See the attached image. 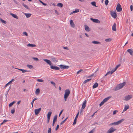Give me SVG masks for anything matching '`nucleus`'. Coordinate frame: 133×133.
<instances>
[{
  "instance_id": "obj_22",
  "label": "nucleus",
  "mask_w": 133,
  "mask_h": 133,
  "mask_svg": "<svg viewBox=\"0 0 133 133\" xmlns=\"http://www.w3.org/2000/svg\"><path fill=\"white\" fill-rule=\"evenodd\" d=\"M112 30L113 31H115L116 30V24L114 23L112 27Z\"/></svg>"
},
{
  "instance_id": "obj_30",
  "label": "nucleus",
  "mask_w": 133,
  "mask_h": 133,
  "mask_svg": "<svg viewBox=\"0 0 133 133\" xmlns=\"http://www.w3.org/2000/svg\"><path fill=\"white\" fill-rule=\"evenodd\" d=\"M57 115H56L54 117L53 121L54 122H55L57 121Z\"/></svg>"
},
{
  "instance_id": "obj_27",
  "label": "nucleus",
  "mask_w": 133,
  "mask_h": 133,
  "mask_svg": "<svg viewBox=\"0 0 133 133\" xmlns=\"http://www.w3.org/2000/svg\"><path fill=\"white\" fill-rule=\"evenodd\" d=\"M57 6L60 7L62 8L63 6V5L62 3H59L57 4Z\"/></svg>"
},
{
  "instance_id": "obj_8",
  "label": "nucleus",
  "mask_w": 133,
  "mask_h": 133,
  "mask_svg": "<svg viewBox=\"0 0 133 133\" xmlns=\"http://www.w3.org/2000/svg\"><path fill=\"white\" fill-rule=\"evenodd\" d=\"M132 98V96L131 95H129L125 96L124 97V100L126 101H128Z\"/></svg>"
},
{
  "instance_id": "obj_13",
  "label": "nucleus",
  "mask_w": 133,
  "mask_h": 133,
  "mask_svg": "<svg viewBox=\"0 0 133 133\" xmlns=\"http://www.w3.org/2000/svg\"><path fill=\"white\" fill-rule=\"evenodd\" d=\"M70 24L72 27L74 28L75 27V25L74 23L72 20H71L70 21Z\"/></svg>"
},
{
  "instance_id": "obj_34",
  "label": "nucleus",
  "mask_w": 133,
  "mask_h": 133,
  "mask_svg": "<svg viewBox=\"0 0 133 133\" xmlns=\"http://www.w3.org/2000/svg\"><path fill=\"white\" fill-rule=\"evenodd\" d=\"M0 20L2 23L4 24H6V22L5 21L2 19L1 18H0Z\"/></svg>"
},
{
  "instance_id": "obj_25",
  "label": "nucleus",
  "mask_w": 133,
  "mask_h": 133,
  "mask_svg": "<svg viewBox=\"0 0 133 133\" xmlns=\"http://www.w3.org/2000/svg\"><path fill=\"white\" fill-rule=\"evenodd\" d=\"M92 42L93 44H99L101 43V42H100L95 41H93Z\"/></svg>"
},
{
  "instance_id": "obj_43",
  "label": "nucleus",
  "mask_w": 133,
  "mask_h": 133,
  "mask_svg": "<svg viewBox=\"0 0 133 133\" xmlns=\"http://www.w3.org/2000/svg\"><path fill=\"white\" fill-rule=\"evenodd\" d=\"M8 121V120L6 119H4L2 122L1 124V125L3 124V123H4L5 122H7Z\"/></svg>"
},
{
  "instance_id": "obj_56",
  "label": "nucleus",
  "mask_w": 133,
  "mask_h": 133,
  "mask_svg": "<svg viewBox=\"0 0 133 133\" xmlns=\"http://www.w3.org/2000/svg\"><path fill=\"white\" fill-rule=\"evenodd\" d=\"M10 81H9V82H8V83H7L5 85L4 87H6L8 85V84H9L11 83H10Z\"/></svg>"
},
{
  "instance_id": "obj_64",
  "label": "nucleus",
  "mask_w": 133,
  "mask_h": 133,
  "mask_svg": "<svg viewBox=\"0 0 133 133\" xmlns=\"http://www.w3.org/2000/svg\"><path fill=\"white\" fill-rule=\"evenodd\" d=\"M21 101H18L17 103V104H20V103H21Z\"/></svg>"
},
{
  "instance_id": "obj_3",
  "label": "nucleus",
  "mask_w": 133,
  "mask_h": 133,
  "mask_svg": "<svg viewBox=\"0 0 133 133\" xmlns=\"http://www.w3.org/2000/svg\"><path fill=\"white\" fill-rule=\"evenodd\" d=\"M70 94V91L69 89H66L65 91L64 98L65 101H66L67 98L69 96Z\"/></svg>"
},
{
  "instance_id": "obj_48",
  "label": "nucleus",
  "mask_w": 133,
  "mask_h": 133,
  "mask_svg": "<svg viewBox=\"0 0 133 133\" xmlns=\"http://www.w3.org/2000/svg\"><path fill=\"white\" fill-rule=\"evenodd\" d=\"M15 109H12V110H11V112L13 114L15 112Z\"/></svg>"
},
{
  "instance_id": "obj_23",
  "label": "nucleus",
  "mask_w": 133,
  "mask_h": 133,
  "mask_svg": "<svg viewBox=\"0 0 133 133\" xmlns=\"http://www.w3.org/2000/svg\"><path fill=\"white\" fill-rule=\"evenodd\" d=\"M40 92V90L39 88L37 89L35 91V93L36 95H38Z\"/></svg>"
},
{
  "instance_id": "obj_54",
  "label": "nucleus",
  "mask_w": 133,
  "mask_h": 133,
  "mask_svg": "<svg viewBox=\"0 0 133 133\" xmlns=\"http://www.w3.org/2000/svg\"><path fill=\"white\" fill-rule=\"evenodd\" d=\"M59 125H57L56 126V128L55 129V130L57 131V130L59 128Z\"/></svg>"
},
{
  "instance_id": "obj_33",
  "label": "nucleus",
  "mask_w": 133,
  "mask_h": 133,
  "mask_svg": "<svg viewBox=\"0 0 133 133\" xmlns=\"http://www.w3.org/2000/svg\"><path fill=\"white\" fill-rule=\"evenodd\" d=\"M52 114V112H48V115H47V117L50 118L51 115V114Z\"/></svg>"
},
{
  "instance_id": "obj_29",
  "label": "nucleus",
  "mask_w": 133,
  "mask_h": 133,
  "mask_svg": "<svg viewBox=\"0 0 133 133\" xmlns=\"http://www.w3.org/2000/svg\"><path fill=\"white\" fill-rule=\"evenodd\" d=\"M22 5L26 8L27 9L29 10L30 9L28 7V5H26L24 4V3H22Z\"/></svg>"
},
{
  "instance_id": "obj_59",
  "label": "nucleus",
  "mask_w": 133,
  "mask_h": 133,
  "mask_svg": "<svg viewBox=\"0 0 133 133\" xmlns=\"http://www.w3.org/2000/svg\"><path fill=\"white\" fill-rule=\"evenodd\" d=\"M76 13V12L75 11H74L73 12H71V14H73L74 13Z\"/></svg>"
},
{
  "instance_id": "obj_63",
  "label": "nucleus",
  "mask_w": 133,
  "mask_h": 133,
  "mask_svg": "<svg viewBox=\"0 0 133 133\" xmlns=\"http://www.w3.org/2000/svg\"><path fill=\"white\" fill-rule=\"evenodd\" d=\"M15 81V80L14 79H11V81H10V83H11L13 81Z\"/></svg>"
},
{
  "instance_id": "obj_35",
  "label": "nucleus",
  "mask_w": 133,
  "mask_h": 133,
  "mask_svg": "<svg viewBox=\"0 0 133 133\" xmlns=\"http://www.w3.org/2000/svg\"><path fill=\"white\" fill-rule=\"evenodd\" d=\"M27 66L30 69H31L33 68V66L32 65L29 64L27 65Z\"/></svg>"
},
{
  "instance_id": "obj_1",
  "label": "nucleus",
  "mask_w": 133,
  "mask_h": 133,
  "mask_svg": "<svg viewBox=\"0 0 133 133\" xmlns=\"http://www.w3.org/2000/svg\"><path fill=\"white\" fill-rule=\"evenodd\" d=\"M43 60L47 64L50 65V68L52 69L56 70H59L60 68L59 67L56 66H54L52 65V62L49 60L43 59Z\"/></svg>"
},
{
  "instance_id": "obj_53",
  "label": "nucleus",
  "mask_w": 133,
  "mask_h": 133,
  "mask_svg": "<svg viewBox=\"0 0 133 133\" xmlns=\"http://www.w3.org/2000/svg\"><path fill=\"white\" fill-rule=\"evenodd\" d=\"M117 112V110H114V111L113 112V115H114L116 114V112Z\"/></svg>"
},
{
  "instance_id": "obj_4",
  "label": "nucleus",
  "mask_w": 133,
  "mask_h": 133,
  "mask_svg": "<svg viewBox=\"0 0 133 133\" xmlns=\"http://www.w3.org/2000/svg\"><path fill=\"white\" fill-rule=\"evenodd\" d=\"M124 119H122L117 122H114L113 123H110V125H118L121 123L122 122L124 121Z\"/></svg>"
},
{
  "instance_id": "obj_47",
  "label": "nucleus",
  "mask_w": 133,
  "mask_h": 133,
  "mask_svg": "<svg viewBox=\"0 0 133 133\" xmlns=\"http://www.w3.org/2000/svg\"><path fill=\"white\" fill-rule=\"evenodd\" d=\"M51 128H49L48 131V133H51Z\"/></svg>"
},
{
  "instance_id": "obj_38",
  "label": "nucleus",
  "mask_w": 133,
  "mask_h": 133,
  "mask_svg": "<svg viewBox=\"0 0 133 133\" xmlns=\"http://www.w3.org/2000/svg\"><path fill=\"white\" fill-rule=\"evenodd\" d=\"M116 70H115V68L113 69L112 70L110 71V74H112L113 72H115Z\"/></svg>"
},
{
  "instance_id": "obj_37",
  "label": "nucleus",
  "mask_w": 133,
  "mask_h": 133,
  "mask_svg": "<svg viewBox=\"0 0 133 133\" xmlns=\"http://www.w3.org/2000/svg\"><path fill=\"white\" fill-rule=\"evenodd\" d=\"M68 117H67L63 121H62L61 123H60V124H63L66 121V120L68 119Z\"/></svg>"
},
{
  "instance_id": "obj_12",
  "label": "nucleus",
  "mask_w": 133,
  "mask_h": 133,
  "mask_svg": "<svg viewBox=\"0 0 133 133\" xmlns=\"http://www.w3.org/2000/svg\"><path fill=\"white\" fill-rule=\"evenodd\" d=\"M90 19L92 20L94 22L96 23H98L99 22V21L97 19H93L92 18H91Z\"/></svg>"
},
{
  "instance_id": "obj_57",
  "label": "nucleus",
  "mask_w": 133,
  "mask_h": 133,
  "mask_svg": "<svg viewBox=\"0 0 133 133\" xmlns=\"http://www.w3.org/2000/svg\"><path fill=\"white\" fill-rule=\"evenodd\" d=\"M50 119V118L47 117V123H48L49 122V120Z\"/></svg>"
},
{
  "instance_id": "obj_17",
  "label": "nucleus",
  "mask_w": 133,
  "mask_h": 133,
  "mask_svg": "<svg viewBox=\"0 0 133 133\" xmlns=\"http://www.w3.org/2000/svg\"><path fill=\"white\" fill-rule=\"evenodd\" d=\"M78 117V116L77 115H76V116L75 117V119H74V122L72 124L73 125H74L76 124L77 121V119Z\"/></svg>"
},
{
  "instance_id": "obj_52",
  "label": "nucleus",
  "mask_w": 133,
  "mask_h": 133,
  "mask_svg": "<svg viewBox=\"0 0 133 133\" xmlns=\"http://www.w3.org/2000/svg\"><path fill=\"white\" fill-rule=\"evenodd\" d=\"M110 73V71H109L107 72V74L105 75V76H106L107 75L109 74Z\"/></svg>"
},
{
  "instance_id": "obj_44",
  "label": "nucleus",
  "mask_w": 133,
  "mask_h": 133,
  "mask_svg": "<svg viewBox=\"0 0 133 133\" xmlns=\"http://www.w3.org/2000/svg\"><path fill=\"white\" fill-rule=\"evenodd\" d=\"M121 65L119 64H118V65H117L115 67V70H116Z\"/></svg>"
},
{
  "instance_id": "obj_16",
  "label": "nucleus",
  "mask_w": 133,
  "mask_h": 133,
  "mask_svg": "<svg viewBox=\"0 0 133 133\" xmlns=\"http://www.w3.org/2000/svg\"><path fill=\"white\" fill-rule=\"evenodd\" d=\"M10 14L14 18L18 19V17L15 14H13L11 13H10Z\"/></svg>"
},
{
  "instance_id": "obj_6",
  "label": "nucleus",
  "mask_w": 133,
  "mask_h": 133,
  "mask_svg": "<svg viewBox=\"0 0 133 133\" xmlns=\"http://www.w3.org/2000/svg\"><path fill=\"white\" fill-rule=\"evenodd\" d=\"M116 130V129H114L113 127H112L107 131V133H112Z\"/></svg>"
},
{
  "instance_id": "obj_2",
  "label": "nucleus",
  "mask_w": 133,
  "mask_h": 133,
  "mask_svg": "<svg viewBox=\"0 0 133 133\" xmlns=\"http://www.w3.org/2000/svg\"><path fill=\"white\" fill-rule=\"evenodd\" d=\"M126 84V82H123V83H120L118 85L115 89V90L116 91L122 88Z\"/></svg>"
},
{
  "instance_id": "obj_55",
  "label": "nucleus",
  "mask_w": 133,
  "mask_h": 133,
  "mask_svg": "<svg viewBox=\"0 0 133 133\" xmlns=\"http://www.w3.org/2000/svg\"><path fill=\"white\" fill-rule=\"evenodd\" d=\"M63 111V109L60 112L59 114V117L61 115V114H62V113Z\"/></svg>"
},
{
  "instance_id": "obj_46",
  "label": "nucleus",
  "mask_w": 133,
  "mask_h": 133,
  "mask_svg": "<svg viewBox=\"0 0 133 133\" xmlns=\"http://www.w3.org/2000/svg\"><path fill=\"white\" fill-rule=\"evenodd\" d=\"M95 131V129H93L91 131L89 132L88 133H93Z\"/></svg>"
},
{
  "instance_id": "obj_58",
  "label": "nucleus",
  "mask_w": 133,
  "mask_h": 133,
  "mask_svg": "<svg viewBox=\"0 0 133 133\" xmlns=\"http://www.w3.org/2000/svg\"><path fill=\"white\" fill-rule=\"evenodd\" d=\"M130 10H131L132 11L133 10V6H132V5H131L130 6Z\"/></svg>"
},
{
  "instance_id": "obj_28",
  "label": "nucleus",
  "mask_w": 133,
  "mask_h": 133,
  "mask_svg": "<svg viewBox=\"0 0 133 133\" xmlns=\"http://www.w3.org/2000/svg\"><path fill=\"white\" fill-rule=\"evenodd\" d=\"M85 30L87 31H88L90 30L89 27L87 25H85Z\"/></svg>"
},
{
  "instance_id": "obj_5",
  "label": "nucleus",
  "mask_w": 133,
  "mask_h": 133,
  "mask_svg": "<svg viewBox=\"0 0 133 133\" xmlns=\"http://www.w3.org/2000/svg\"><path fill=\"white\" fill-rule=\"evenodd\" d=\"M122 8L121 5L119 3L117 4L116 9L117 12H120L122 10Z\"/></svg>"
},
{
  "instance_id": "obj_62",
  "label": "nucleus",
  "mask_w": 133,
  "mask_h": 133,
  "mask_svg": "<svg viewBox=\"0 0 133 133\" xmlns=\"http://www.w3.org/2000/svg\"><path fill=\"white\" fill-rule=\"evenodd\" d=\"M76 12V13H77V12H79V10L78 9H76L75 10V11Z\"/></svg>"
},
{
  "instance_id": "obj_61",
  "label": "nucleus",
  "mask_w": 133,
  "mask_h": 133,
  "mask_svg": "<svg viewBox=\"0 0 133 133\" xmlns=\"http://www.w3.org/2000/svg\"><path fill=\"white\" fill-rule=\"evenodd\" d=\"M55 13L57 15H59V13L56 10H55Z\"/></svg>"
},
{
  "instance_id": "obj_49",
  "label": "nucleus",
  "mask_w": 133,
  "mask_h": 133,
  "mask_svg": "<svg viewBox=\"0 0 133 133\" xmlns=\"http://www.w3.org/2000/svg\"><path fill=\"white\" fill-rule=\"evenodd\" d=\"M40 2H41V3H42V4L44 5H46V4L45 3H44L42 1H41V0H40L39 1Z\"/></svg>"
},
{
  "instance_id": "obj_39",
  "label": "nucleus",
  "mask_w": 133,
  "mask_h": 133,
  "mask_svg": "<svg viewBox=\"0 0 133 133\" xmlns=\"http://www.w3.org/2000/svg\"><path fill=\"white\" fill-rule=\"evenodd\" d=\"M32 59H34V60L36 61H39V59L38 58L36 57H33L32 58Z\"/></svg>"
},
{
  "instance_id": "obj_19",
  "label": "nucleus",
  "mask_w": 133,
  "mask_h": 133,
  "mask_svg": "<svg viewBox=\"0 0 133 133\" xmlns=\"http://www.w3.org/2000/svg\"><path fill=\"white\" fill-rule=\"evenodd\" d=\"M51 61L54 62L56 63L58 61L57 60L56 58L53 57L51 58Z\"/></svg>"
},
{
  "instance_id": "obj_26",
  "label": "nucleus",
  "mask_w": 133,
  "mask_h": 133,
  "mask_svg": "<svg viewBox=\"0 0 133 133\" xmlns=\"http://www.w3.org/2000/svg\"><path fill=\"white\" fill-rule=\"evenodd\" d=\"M25 14L27 18L30 17L31 15V14H30L25 13Z\"/></svg>"
},
{
  "instance_id": "obj_50",
  "label": "nucleus",
  "mask_w": 133,
  "mask_h": 133,
  "mask_svg": "<svg viewBox=\"0 0 133 133\" xmlns=\"http://www.w3.org/2000/svg\"><path fill=\"white\" fill-rule=\"evenodd\" d=\"M83 70L82 69H80L78 71H77V74H78L80 72H81V71H83Z\"/></svg>"
},
{
  "instance_id": "obj_45",
  "label": "nucleus",
  "mask_w": 133,
  "mask_h": 133,
  "mask_svg": "<svg viewBox=\"0 0 133 133\" xmlns=\"http://www.w3.org/2000/svg\"><path fill=\"white\" fill-rule=\"evenodd\" d=\"M109 1L108 0H105V4L107 5H108Z\"/></svg>"
},
{
  "instance_id": "obj_42",
  "label": "nucleus",
  "mask_w": 133,
  "mask_h": 133,
  "mask_svg": "<svg viewBox=\"0 0 133 133\" xmlns=\"http://www.w3.org/2000/svg\"><path fill=\"white\" fill-rule=\"evenodd\" d=\"M29 71L25 70L24 69H22V72L23 73H24V72H29Z\"/></svg>"
},
{
  "instance_id": "obj_10",
  "label": "nucleus",
  "mask_w": 133,
  "mask_h": 133,
  "mask_svg": "<svg viewBox=\"0 0 133 133\" xmlns=\"http://www.w3.org/2000/svg\"><path fill=\"white\" fill-rule=\"evenodd\" d=\"M41 108H40L38 109H36L35 110V112L36 115H38L40 112Z\"/></svg>"
},
{
  "instance_id": "obj_36",
  "label": "nucleus",
  "mask_w": 133,
  "mask_h": 133,
  "mask_svg": "<svg viewBox=\"0 0 133 133\" xmlns=\"http://www.w3.org/2000/svg\"><path fill=\"white\" fill-rule=\"evenodd\" d=\"M112 40L111 38H107L105 39V41L107 42H109L111 41Z\"/></svg>"
},
{
  "instance_id": "obj_7",
  "label": "nucleus",
  "mask_w": 133,
  "mask_h": 133,
  "mask_svg": "<svg viewBox=\"0 0 133 133\" xmlns=\"http://www.w3.org/2000/svg\"><path fill=\"white\" fill-rule=\"evenodd\" d=\"M110 14L113 17L115 18L117 17V14L116 11H111Z\"/></svg>"
},
{
  "instance_id": "obj_9",
  "label": "nucleus",
  "mask_w": 133,
  "mask_h": 133,
  "mask_svg": "<svg viewBox=\"0 0 133 133\" xmlns=\"http://www.w3.org/2000/svg\"><path fill=\"white\" fill-rule=\"evenodd\" d=\"M60 67L62 69H67L69 68V66L67 65H59Z\"/></svg>"
},
{
  "instance_id": "obj_51",
  "label": "nucleus",
  "mask_w": 133,
  "mask_h": 133,
  "mask_svg": "<svg viewBox=\"0 0 133 133\" xmlns=\"http://www.w3.org/2000/svg\"><path fill=\"white\" fill-rule=\"evenodd\" d=\"M51 83L52 84V85H54V86H55V83L54 82L51 81Z\"/></svg>"
},
{
  "instance_id": "obj_32",
  "label": "nucleus",
  "mask_w": 133,
  "mask_h": 133,
  "mask_svg": "<svg viewBox=\"0 0 133 133\" xmlns=\"http://www.w3.org/2000/svg\"><path fill=\"white\" fill-rule=\"evenodd\" d=\"M91 4L95 7H97V6L96 5V3L95 2H91Z\"/></svg>"
},
{
  "instance_id": "obj_14",
  "label": "nucleus",
  "mask_w": 133,
  "mask_h": 133,
  "mask_svg": "<svg viewBox=\"0 0 133 133\" xmlns=\"http://www.w3.org/2000/svg\"><path fill=\"white\" fill-rule=\"evenodd\" d=\"M87 103V101L86 100H85L83 103L82 104V108L83 109H84L86 106V103Z\"/></svg>"
},
{
  "instance_id": "obj_24",
  "label": "nucleus",
  "mask_w": 133,
  "mask_h": 133,
  "mask_svg": "<svg viewBox=\"0 0 133 133\" xmlns=\"http://www.w3.org/2000/svg\"><path fill=\"white\" fill-rule=\"evenodd\" d=\"M91 79V78L87 79L83 82V83L84 84H85L86 83L88 82Z\"/></svg>"
},
{
  "instance_id": "obj_11",
  "label": "nucleus",
  "mask_w": 133,
  "mask_h": 133,
  "mask_svg": "<svg viewBox=\"0 0 133 133\" xmlns=\"http://www.w3.org/2000/svg\"><path fill=\"white\" fill-rule=\"evenodd\" d=\"M127 51L131 55H133V50L132 49H130L127 50Z\"/></svg>"
},
{
  "instance_id": "obj_31",
  "label": "nucleus",
  "mask_w": 133,
  "mask_h": 133,
  "mask_svg": "<svg viewBox=\"0 0 133 133\" xmlns=\"http://www.w3.org/2000/svg\"><path fill=\"white\" fill-rule=\"evenodd\" d=\"M38 99L35 98L32 101V102H31V104L32 105V107H33V103L34 101L36 100L37 99Z\"/></svg>"
},
{
  "instance_id": "obj_21",
  "label": "nucleus",
  "mask_w": 133,
  "mask_h": 133,
  "mask_svg": "<svg viewBox=\"0 0 133 133\" xmlns=\"http://www.w3.org/2000/svg\"><path fill=\"white\" fill-rule=\"evenodd\" d=\"M98 84L97 82H96L93 86V88H95L97 87L98 86Z\"/></svg>"
},
{
  "instance_id": "obj_20",
  "label": "nucleus",
  "mask_w": 133,
  "mask_h": 133,
  "mask_svg": "<svg viewBox=\"0 0 133 133\" xmlns=\"http://www.w3.org/2000/svg\"><path fill=\"white\" fill-rule=\"evenodd\" d=\"M111 97V96H109L106 98H104L103 101H104L105 102H107L110 98Z\"/></svg>"
},
{
  "instance_id": "obj_60",
  "label": "nucleus",
  "mask_w": 133,
  "mask_h": 133,
  "mask_svg": "<svg viewBox=\"0 0 133 133\" xmlns=\"http://www.w3.org/2000/svg\"><path fill=\"white\" fill-rule=\"evenodd\" d=\"M13 105V104L12 103H11L9 104V107H11Z\"/></svg>"
},
{
  "instance_id": "obj_41",
  "label": "nucleus",
  "mask_w": 133,
  "mask_h": 133,
  "mask_svg": "<svg viewBox=\"0 0 133 133\" xmlns=\"http://www.w3.org/2000/svg\"><path fill=\"white\" fill-rule=\"evenodd\" d=\"M104 103L105 102L103 100V101L101 102L99 104V106L101 107L102 105H103L104 104Z\"/></svg>"
},
{
  "instance_id": "obj_40",
  "label": "nucleus",
  "mask_w": 133,
  "mask_h": 133,
  "mask_svg": "<svg viewBox=\"0 0 133 133\" xmlns=\"http://www.w3.org/2000/svg\"><path fill=\"white\" fill-rule=\"evenodd\" d=\"M37 81L39 82H43L44 81L43 79H37Z\"/></svg>"
},
{
  "instance_id": "obj_15",
  "label": "nucleus",
  "mask_w": 133,
  "mask_h": 133,
  "mask_svg": "<svg viewBox=\"0 0 133 133\" xmlns=\"http://www.w3.org/2000/svg\"><path fill=\"white\" fill-rule=\"evenodd\" d=\"M129 108V107L128 105H125L124 107V109L123 111L122 112H123L124 111H126Z\"/></svg>"
},
{
  "instance_id": "obj_18",
  "label": "nucleus",
  "mask_w": 133,
  "mask_h": 133,
  "mask_svg": "<svg viewBox=\"0 0 133 133\" xmlns=\"http://www.w3.org/2000/svg\"><path fill=\"white\" fill-rule=\"evenodd\" d=\"M27 45L28 47H34L36 46V45H35L30 43L28 44Z\"/></svg>"
}]
</instances>
